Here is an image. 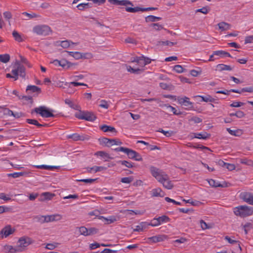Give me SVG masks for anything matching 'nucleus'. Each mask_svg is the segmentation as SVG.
Segmentation results:
<instances>
[{"label": "nucleus", "mask_w": 253, "mask_h": 253, "mask_svg": "<svg viewBox=\"0 0 253 253\" xmlns=\"http://www.w3.org/2000/svg\"><path fill=\"white\" fill-rule=\"evenodd\" d=\"M159 182L163 185L164 187L167 189H171L173 187L172 181L170 180L169 175L167 173L159 180Z\"/></svg>", "instance_id": "6"}, {"label": "nucleus", "mask_w": 253, "mask_h": 253, "mask_svg": "<svg viewBox=\"0 0 253 253\" xmlns=\"http://www.w3.org/2000/svg\"><path fill=\"white\" fill-rule=\"evenodd\" d=\"M126 10L128 12L134 13L138 11H143V8L139 7H126Z\"/></svg>", "instance_id": "35"}, {"label": "nucleus", "mask_w": 253, "mask_h": 253, "mask_svg": "<svg viewBox=\"0 0 253 253\" xmlns=\"http://www.w3.org/2000/svg\"><path fill=\"white\" fill-rule=\"evenodd\" d=\"M161 18L160 17H157L153 15H149L146 17L145 20L147 22H155L157 20H160Z\"/></svg>", "instance_id": "42"}, {"label": "nucleus", "mask_w": 253, "mask_h": 253, "mask_svg": "<svg viewBox=\"0 0 253 253\" xmlns=\"http://www.w3.org/2000/svg\"><path fill=\"white\" fill-rule=\"evenodd\" d=\"M27 91H30L31 92L40 93L41 91V88L34 85H29L27 86Z\"/></svg>", "instance_id": "31"}, {"label": "nucleus", "mask_w": 253, "mask_h": 253, "mask_svg": "<svg viewBox=\"0 0 253 253\" xmlns=\"http://www.w3.org/2000/svg\"><path fill=\"white\" fill-rule=\"evenodd\" d=\"M125 153L126 154L129 159L134 160L137 161H142V157L136 151L126 148Z\"/></svg>", "instance_id": "8"}, {"label": "nucleus", "mask_w": 253, "mask_h": 253, "mask_svg": "<svg viewBox=\"0 0 253 253\" xmlns=\"http://www.w3.org/2000/svg\"><path fill=\"white\" fill-rule=\"evenodd\" d=\"M14 231V229L12 228L10 226H6L1 230L0 235L2 238H6L12 234Z\"/></svg>", "instance_id": "14"}, {"label": "nucleus", "mask_w": 253, "mask_h": 253, "mask_svg": "<svg viewBox=\"0 0 253 253\" xmlns=\"http://www.w3.org/2000/svg\"><path fill=\"white\" fill-rule=\"evenodd\" d=\"M166 107L168 110H169V111L172 112L173 113V114L176 115L180 114V112H177V110H176V109L174 107H173L170 105H166Z\"/></svg>", "instance_id": "54"}, {"label": "nucleus", "mask_w": 253, "mask_h": 253, "mask_svg": "<svg viewBox=\"0 0 253 253\" xmlns=\"http://www.w3.org/2000/svg\"><path fill=\"white\" fill-rule=\"evenodd\" d=\"M95 155L100 157L104 161H108L112 159L108 153L104 151H98L95 153Z\"/></svg>", "instance_id": "19"}, {"label": "nucleus", "mask_w": 253, "mask_h": 253, "mask_svg": "<svg viewBox=\"0 0 253 253\" xmlns=\"http://www.w3.org/2000/svg\"><path fill=\"white\" fill-rule=\"evenodd\" d=\"M216 70L220 72L223 71H231L232 70V68L229 65L223 64H219L216 66Z\"/></svg>", "instance_id": "24"}, {"label": "nucleus", "mask_w": 253, "mask_h": 253, "mask_svg": "<svg viewBox=\"0 0 253 253\" xmlns=\"http://www.w3.org/2000/svg\"><path fill=\"white\" fill-rule=\"evenodd\" d=\"M133 180V178L132 176L130 177H123L121 179V181L123 183H127L129 184L131 183Z\"/></svg>", "instance_id": "51"}, {"label": "nucleus", "mask_w": 253, "mask_h": 253, "mask_svg": "<svg viewBox=\"0 0 253 253\" xmlns=\"http://www.w3.org/2000/svg\"><path fill=\"white\" fill-rule=\"evenodd\" d=\"M106 169V168L102 166H93L86 168V171L89 173H96Z\"/></svg>", "instance_id": "18"}, {"label": "nucleus", "mask_w": 253, "mask_h": 253, "mask_svg": "<svg viewBox=\"0 0 253 253\" xmlns=\"http://www.w3.org/2000/svg\"><path fill=\"white\" fill-rule=\"evenodd\" d=\"M12 36L14 39L18 42H21L23 41V39L21 35L16 31H14L12 32Z\"/></svg>", "instance_id": "48"}, {"label": "nucleus", "mask_w": 253, "mask_h": 253, "mask_svg": "<svg viewBox=\"0 0 253 253\" xmlns=\"http://www.w3.org/2000/svg\"><path fill=\"white\" fill-rule=\"evenodd\" d=\"M44 218H45V215H38L34 217V218L36 219L37 221L41 223L46 222L45 221H44L45 220Z\"/></svg>", "instance_id": "58"}, {"label": "nucleus", "mask_w": 253, "mask_h": 253, "mask_svg": "<svg viewBox=\"0 0 253 253\" xmlns=\"http://www.w3.org/2000/svg\"><path fill=\"white\" fill-rule=\"evenodd\" d=\"M25 69L23 65L18 64L17 67L13 68L11 70V73L12 74V79L14 81H16L18 79V76L19 75L22 78H24L25 76Z\"/></svg>", "instance_id": "5"}, {"label": "nucleus", "mask_w": 253, "mask_h": 253, "mask_svg": "<svg viewBox=\"0 0 253 253\" xmlns=\"http://www.w3.org/2000/svg\"><path fill=\"white\" fill-rule=\"evenodd\" d=\"M225 240H226L229 243L231 244H237L240 249H241V247L240 246L239 244L238 243V242L235 240H234L233 238H231L229 237V236H225L224 238Z\"/></svg>", "instance_id": "46"}, {"label": "nucleus", "mask_w": 253, "mask_h": 253, "mask_svg": "<svg viewBox=\"0 0 253 253\" xmlns=\"http://www.w3.org/2000/svg\"><path fill=\"white\" fill-rule=\"evenodd\" d=\"M234 213L241 217H245L253 214V209L247 206H239L233 209Z\"/></svg>", "instance_id": "2"}, {"label": "nucleus", "mask_w": 253, "mask_h": 253, "mask_svg": "<svg viewBox=\"0 0 253 253\" xmlns=\"http://www.w3.org/2000/svg\"><path fill=\"white\" fill-rule=\"evenodd\" d=\"M150 171L152 176L154 177L158 181L166 173L162 170L160 169H159L157 168L154 166H151L150 167Z\"/></svg>", "instance_id": "7"}, {"label": "nucleus", "mask_w": 253, "mask_h": 253, "mask_svg": "<svg viewBox=\"0 0 253 253\" xmlns=\"http://www.w3.org/2000/svg\"><path fill=\"white\" fill-rule=\"evenodd\" d=\"M219 29L221 31H224L229 30L231 28V25L228 23L225 22H221L217 24Z\"/></svg>", "instance_id": "25"}, {"label": "nucleus", "mask_w": 253, "mask_h": 253, "mask_svg": "<svg viewBox=\"0 0 253 253\" xmlns=\"http://www.w3.org/2000/svg\"><path fill=\"white\" fill-rule=\"evenodd\" d=\"M173 70L177 73H181L183 72V68L181 65H176L173 67Z\"/></svg>", "instance_id": "57"}, {"label": "nucleus", "mask_w": 253, "mask_h": 253, "mask_svg": "<svg viewBox=\"0 0 253 253\" xmlns=\"http://www.w3.org/2000/svg\"><path fill=\"white\" fill-rule=\"evenodd\" d=\"M122 144V142L118 139H111L110 142V146L112 145H120Z\"/></svg>", "instance_id": "64"}, {"label": "nucleus", "mask_w": 253, "mask_h": 253, "mask_svg": "<svg viewBox=\"0 0 253 253\" xmlns=\"http://www.w3.org/2000/svg\"><path fill=\"white\" fill-rule=\"evenodd\" d=\"M64 84L65 85H69V86L73 85L74 86H77L78 85H83V86H87V84H85L78 83V82H71L70 83L66 82Z\"/></svg>", "instance_id": "43"}, {"label": "nucleus", "mask_w": 253, "mask_h": 253, "mask_svg": "<svg viewBox=\"0 0 253 253\" xmlns=\"http://www.w3.org/2000/svg\"><path fill=\"white\" fill-rule=\"evenodd\" d=\"M35 112L43 118H50L54 116L52 111L44 106L35 108L32 111V113Z\"/></svg>", "instance_id": "4"}, {"label": "nucleus", "mask_w": 253, "mask_h": 253, "mask_svg": "<svg viewBox=\"0 0 253 253\" xmlns=\"http://www.w3.org/2000/svg\"><path fill=\"white\" fill-rule=\"evenodd\" d=\"M34 167L37 169H46V170H52L54 169H56L58 167H56V166H52L45 165H35V166H34Z\"/></svg>", "instance_id": "32"}, {"label": "nucleus", "mask_w": 253, "mask_h": 253, "mask_svg": "<svg viewBox=\"0 0 253 253\" xmlns=\"http://www.w3.org/2000/svg\"><path fill=\"white\" fill-rule=\"evenodd\" d=\"M73 44H74V42L68 40L61 41L60 43L61 46L64 48H67Z\"/></svg>", "instance_id": "38"}, {"label": "nucleus", "mask_w": 253, "mask_h": 253, "mask_svg": "<svg viewBox=\"0 0 253 253\" xmlns=\"http://www.w3.org/2000/svg\"><path fill=\"white\" fill-rule=\"evenodd\" d=\"M65 103L68 104L71 108L76 109L77 106L73 103V102L69 99H66Z\"/></svg>", "instance_id": "60"}, {"label": "nucleus", "mask_w": 253, "mask_h": 253, "mask_svg": "<svg viewBox=\"0 0 253 253\" xmlns=\"http://www.w3.org/2000/svg\"><path fill=\"white\" fill-rule=\"evenodd\" d=\"M168 239V237L166 235H159L148 238L147 239V242L150 244L156 243L163 242Z\"/></svg>", "instance_id": "10"}, {"label": "nucleus", "mask_w": 253, "mask_h": 253, "mask_svg": "<svg viewBox=\"0 0 253 253\" xmlns=\"http://www.w3.org/2000/svg\"><path fill=\"white\" fill-rule=\"evenodd\" d=\"M208 182L210 186L214 187H223V186L218 183V182L216 181L215 180L212 179H210L208 180Z\"/></svg>", "instance_id": "41"}, {"label": "nucleus", "mask_w": 253, "mask_h": 253, "mask_svg": "<svg viewBox=\"0 0 253 253\" xmlns=\"http://www.w3.org/2000/svg\"><path fill=\"white\" fill-rule=\"evenodd\" d=\"M33 31L39 36H47L51 33V28L46 25H39L33 27Z\"/></svg>", "instance_id": "3"}, {"label": "nucleus", "mask_w": 253, "mask_h": 253, "mask_svg": "<svg viewBox=\"0 0 253 253\" xmlns=\"http://www.w3.org/2000/svg\"><path fill=\"white\" fill-rule=\"evenodd\" d=\"M108 1L112 4L116 5H124L127 6V5H132V3L128 0H108Z\"/></svg>", "instance_id": "16"}, {"label": "nucleus", "mask_w": 253, "mask_h": 253, "mask_svg": "<svg viewBox=\"0 0 253 253\" xmlns=\"http://www.w3.org/2000/svg\"><path fill=\"white\" fill-rule=\"evenodd\" d=\"M230 117L236 116L238 118H242L245 116V114L241 111H238L236 113H232L229 114Z\"/></svg>", "instance_id": "47"}, {"label": "nucleus", "mask_w": 253, "mask_h": 253, "mask_svg": "<svg viewBox=\"0 0 253 253\" xmlns=\"http://www.w3.org/2000/svg\"><path fill=\"white\" fill-rule=\"evenodd\" d=\"M31 243L30 239L29 238L22 237L19 239L18 242V245L16 246L20 249V252H22L25 247H27Z\"/></svg>", "instance_id": "12"}, {"label": "nucleus", "mask_w": 253, "mask_h": 253, "mask_svg": "<svg viewBox=\"0 0 253 253\" xmlns=\"http://www.w3.org/2000/svg\"><path fill=\"white\" fill-rule=\"evenodd\" d=\"M68 52L70 56L74 57L76 59H80L83 57L82 53L80 52L68 51Z\"/></svg>", "instance_id": "45"}, {"label": "nucleus", "mask_w": 253, "mask_h": 253, "mask_svg": "<svg viewBox=\"0 0 253 253\" xmlns=\"http://www.w3.org/2000/svg\"><path fill=\"white\" fill-rule=\"evenodd\" d=\"M157 131L162 133L166 137H170L174 134V132L171 130H165L162 128H159Z\"/></svg>", "instance_id": "39"}, {"label": "nucleus", "mask_w": 253, "mask_h": 253, "mask_svg": "<svg viewBox=\"0 0 253 253\" xmlns=\"http://www.w3.org/2000/svg\"><path fill=\"white\" fill-rule=\"evenodd\" d=\"M244 231L246 234H247L248 232V231L250 230L252 228V225L251 223L248 222L246 223L243 226Z\"/></svg>", "instance_id": "59"}, {"label": "nucleus", "mask_w": 253, "mask_h": 253, "mask_svg": "<svg viewBox=\"0 0 253 253\" xmlns=\"http://www.w3.org/2000/svg\"><path fill=\"white\" fill-rule=\"evenodd\" d=\"M178 102L182 106L185 107L187 110H191L193 108V103L189 100L187 97H184L178 99Z\"/></svg>", "instance_id": "9"}, {"label": "nucleus", "mask_w": 253, "mask_h": 253, "mask_svg": "<svg viewBox=\"0 0 253 253\" xmlns=\"http://www.w3.org/2000/svg\"><path fill=\"white\" fill-rule=\"evenodd\" d=\"M196 97L201 98L202 101L206 102H213L215 100L214 98L210 95H207L206 96L197 95Z\"/></svg>", "instance_id": "30"}, {"label": "nucleus", "mask_w": 253, "mask_h": 253, "mask_svg": "<svg viewBox=\"0 0 253 253\" xmlns=\"http://www.w3.org/2000/svg\"><path fill=\"white\" fill-rule=\"evenodd\" d=\"M155 220H157L158 221L160 225L164 223H167L170 221V218L167 215H162L161 216H159L158 217H155Z\"/></svg>", "instance_id": "26"}, {"label": "nucleus", "mask_w": 253, "mask_h": 253, "mask_svg": "<svg viewBox=\"0 0 253 253\" xmlns=\"http://www.w3.org/2000/svg\"><path fill=\"white\" fill-rule=\"evenodd\" d=\"M77 117L80 119L85 120L90 122H93L96 119L95 115L93 113L88 112H84Z\"/></svg>", "instance_id": "11"}, {"label": "nucleus", "mask_w": 253, "mask_h": 253, "mask_svg": "<svg viewBox=\"0 0 253 253\" xmlns=\"http://www.w3.org/2000/svg\"><path fill=\"white\" fill-rule=\"evenodd\" d=\"M213 55H215V56H219L220 57H231L229 53L223 50L214 51H213Z\"/></svg>", "instance_id": "27"}, {"label": "nucleus", "mask_w": 253, "mask_h": 253, "mask_svg": "<svg viewBox=\"0 0 253 253\" xmlns=\"http://www.w3.org/2000/svg\"><path fill=\"white\" fill-rule=\"evenodd\" d=\"M54 195L49 192H44L42 194V196L44 200H50Z\"/></svg>", "instance_id": "50"}, {"label": "nucleus", "mask_w": 253, "mask_h": 253, "mask_svg": "<svg viewBox=\"0 0 253 253\" xmlns=\"http://www.w3.org/2000/svg\"><path fill=\"white\" fill-rule=\"evenodd\" d=\"M152 60L144 56H135L131 58L130 62L136 63V65L131 67L129 65H126L127 72L135 74H139L144 70V67L151 62Z\"/></svg>", "instance_id": "1"}, {"label": "nucleus", "mask_w": 253, "mask_h": 253, "mask_svg": "<svg viewBox=\"0 0 253 253\" xmlns=\"http://www.w3.org/2000/svg\"><path fill=\"white\" fill-rule=\"evenodd\" d=\"M118 163L128 168H131L133 167V164L131 162L127 161H119Z\"/></svg>", "instance_id": "44"}, {"label": "nucleus", "mask_w": 253, "mask_h": 253, "mask_svg": "<svg viewBox=\"0 0 253 253\" xmlns=\"http://www.w3.org/2000/svg\"><path fill=\"white\" fill-rule=\"evenodd\" d=\"M253 43V35L248 36L245 37V43Z\"/></svg>", "instance_id": "61"}, {"label": "nucleus", "mask_w": 253, "mask_h": 253, "mask_svg": "<svg viewBox=\"0 0 253 253\" xmlns=\"http://www.w3.org/2000/svg\"><path fill=\"white\" fill-rule=\"evenodd\" d=\"M22 14L27 16L28 17H29V19H32V18L38 17L40 16L39 15H37L35 13H33V12L31 13H29L26 12H24L22 13Z\"/></svg>", "instance_id": "56"}, {"label": "nucleus", "mask_w": 253, "mask_h": 253, "mask_svg": "<svg viewBox=\"0 0 253 253\" xmlns=\"http://www.w3.org/2000/svg\"><path fill=\"white\" fill-rule=\"evenodd\" d=\"M158 223H159L158 221L157 220H155V218H154L152 220L151 222H150V223L148 222V226H151L152 227H156V226H159L160 224H158Z\"/></svg>", "instance_id": "62"}, {"label": "nucleus", "mask_w": 253, "mask_h": 253, "mask_svg": "<svg viewBox=\"0 0 253 253\" xmlns=\"http://www.w3.org/2000/svg\"><path fill=\"white\" fill-rule=\"evenodd\" d=\"M67 137L69 139H71L74 141H79V140L83 141L85 139H88V138L86 136H85L84 135H80L77 133L69 134L67 136Z\"/></svg>", "instance_id": "15"}, {"label": "nucleus", "mask_w": 253, "mask_h": 253, "mask_svg": "<svg viewBox=\"0 0 253 253\" xmlns=\"http://www.w3.org/2000/svg\"><path fill=\"white\" fill-rule=\"evenodd\" d=\"M244 104L243 103L238 101H234L231 103L230 106L232 107H239Z\"/></svg>", "instance_id": "63"}, {"label": "nucleus", "mask_w": 253, "mask_h": 253, "mask_svg": "<svg viewBox=\"0 0 253 253\" xmlns=\"http://www.w3.org/2000/svg\"><path fill=\"white\" fill-rule=\"evenodd\" d=\"M10 60V55L8 54H0V61L6 63Z\"/></svg>", "instance_id": "40"}, {"label": "nucleus", "mask_w": 253, "mask_h": 253, "mask_svg": "<svg viewBox=\"0 0 253 253\" xmlns=\"http://www.w3.org/2000/svg\"><path fill=\"white\" fill-rule=\"evenodd\" d=\"M45 222H49L55 221H58L62 218V215L59 214H54L51 215H45Z\"/></svg>", "instance_id": "17"}, {"label": "nucleus", "mask_w": 253, "mask_h": 253, "mask_svg": "<svg viewBox=\"0 0 253 253\" xmlns=\"http://www.w3.org/2000/svg\"><path fill=\"white\" fill-rule=\"evenodd\" d=\"M87 236L95 234L98 232V229L94 227L87 228Z\"/></svg>", "instance_id": "52"}, {"label": "nucleus", "mask_w": 253, "mask_h": 253, "mask_svg": "<svg viewBox=\"0 0 253 253\" xmlns=\"http://www.w3.org/2000/svg\"><path fill=\"white\" fill-rule=\"evenodd\" d=\"M152 197H163L164 196L165 194L162 191V189L160 188H157L153 189L152 190Z\"/></svg>", "instance_id": "23"}, {"label": "nucleus", "mask_w": 253, "mask_h": 253, "mask_svg": "<svg viewBox=\"0 0 253 253\" xmlns=\"http://www.w3.org/2000/svg\"><path fill=\"white\" fill-rule=\"evenodd\" d=\"M243 199L249 204L253 205V195L249 193H245L243 194Z\"/></svg>", "instance_id": "20"}, {"label": "nucleus", "mask_w": 253, "mask_h": 253, "mask_svg": "<svg viewBox=\"0 0 253 253\" xmlns=\"http://www.w3.org/2000/svg\"><path fill=\"white\" fill-rule=\"evenodd\" d=\"M58 244H59L57 243L47 244L45 248L48 250H52L56 248Z\"/></svg>", "instance_id": "53"}, {"label": "nucleus", "mask_w": 253, "mask_h": 253, "mask_svg": "<svg viewBox=\"0 0 253 253\" xmlns=\"http://www.w3.org/2000/svg\"><path fill=\"white\" fill-rule=\"evenodd\" d=\"M117 220L116 217L115 216L111 215L104 218V222L105 224H109L115 222Z\"/></svg>", "instance_id": "36"}, {"label": "nucleus", "mask_w": 253, "mask_h": 253, "mask_svg": "<svg viewBox=\"0 0 253 253\" xmlns=\"http://www.w3.org/2000/svg\"><path fill=\"white\" fill-rule=\"evenodd\" d=\"M194 135L195 138L203 140H206L210 137V134L205 131L200 133H195Z\"/></svg>", "instance_id": "22"}, {"label": "nucleus", "mask_w": 253, "mask_h": 253, "mask_svg": "<svg viewBox=\"0 0 253 253\" xmlns=\"http://www.w3.org/2000/svg\"><path fill=\"white\" fill-rule=\"evenodd\" d=\"M79 232L81 235L87 236V228L84 226H81L79 228Z\"/></svg>", "instance_id": "49"}, {"label": "nucleus", "mask_w": 253, "mask_h": 253, "mask_svg": "<svg viewBox=\"0 0 253 253\" xmlns=\"http://www.w3.org/2000/svg\"><path fill=\"white\" fill-rule=\"evenodd\" d=\"M100 129L103 132H111L113 133L116 132V130L115 127L107 125H103L101 126Z\"/></svg>", "instance_id": "29"}, {"label": "nucleus", "mask_w": 253, "mask_h": 253, "mask_svg": "<svg viewBox=\"0 0 253 253\" xmlns=\"http://www.w3.org/2000/svg\"><path fill=\"white\" fill-rule=\"evenodd\" d=\"M2 251L5 253H15L20 252V249L16 246L13 247L9 245H5L2 247Z\"/></svg>", "instance_id": "13"}, {"label": "nucleus", "mask_w": 253, "mask_h": 253, "mask_svg": "<svg viewBox=\"0 0 253 253\" xmlns=\"http://www.w3.org/2000/svg\"><path fill=\"white\" fill-rule=\"evenodd\" d=\"M30 173L28 172H14L7 174L8 176L16 178L22 176H27Z\"/></svg>", "instance_id": "28"}, {"label": "nucleus", "mask_w": 253, "mask_h": 253, "mask_svg": "<svg viewBox=\"0 0 253 253\" xmlns=\"http://www.w3.org/2000/svg\"><path fill=\"white\" fill-rule=\"evenodd\" d=\"M110 103V101H107L105 100H101L99 106L100 108L107 109L109 107Z\"/></svg>", "instance_id": "33"}, {"label": "nucleus", "mask_w": 253, "mask_h": 253, "mask_svg": "<svg viewBox=\"0 0 253 253\" xmlns=\"http://www.w3.org/2000/svg\"><path fill=\"white\" fill-rule=\"evenodd\" d=\"M148 226V222H141L140 224L135 226V228L133 229L134 232H141L144 229H146Z\"/></svg>", "instance_id": "21"}, {"label": "nucleus", "mask_w": 253, "mask_h": 253, "mask_svg": "<svg viewBox=\"0 0 253 253\" xmlns=\"http://www.w3.org/2000/svg\"><path fill=\"white\" fill-rule=\"evenodd\" d=\"M187 241V239L184 237H181L178 239L173 241L171 243L173 244L175 247H178L177 244H183Z\"/></svg>", "instance_id": "37"}, {"label": "nucleus", "mask_w": 253, "mask_h": 253, "mask_svg": "<svg viewBox=\"0 0 253 253\" xmlns=\"http://www.w3.org/2000/svg\"><path fill=\"white\" fill-rule=\"evenodd\" d=\"M26 122L29 124L34 125L38 126V127H41L44 126V125H42L40 124L38 121L35 119H28L26 120Z\"/></svg>", "instance_id": "34"}, {"label": "nucleus", "mask_w": 253, "mask_h": 253, "mask_svg": "<svg viewBox=\"0 0 253 253\" xmlns=\"http://www.w3.org/2000/svg\"><path fill=\"white\" fill-rule=\"evenodd\" d=\"M222 163H223V166H225L229 170H232L235 169V166L234 164L226 163L223 161H222Z\"/></svg>", "instance_id": "55"}]
</instances>
